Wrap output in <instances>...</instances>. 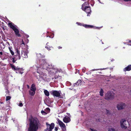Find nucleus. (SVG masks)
<instances>
[{
	"mask_svg": "<svg viewBox=\"0 0 131 131\" xmlns=\"http://www.w3.org/2000/svg\"><path fill=\"white\" fill-rule=\"evenodd\" d=\"M19 106L20 107H22L23 106V104L21 103H19V104H18Z\"/></svg>",
	"mask_w": 131,
	"mask_h": 131,
	"instance_id": "24",
	"label": "nucleus"
},
{
	"mask_svg": "<svg viewBox=\"0 0 131 131\" xmlns=\"http://www.w3.org/2000/svg\"><path fill=\"white\" fill-rule=\"evenodd\" d=\"M130 42H131V41L130 40H129V42L130 43Z\"/></svg>",
	"mask_w": 131,
	"mask_h": 131,
	"instance_id": "42",
	"label": "nucleus"
},
{
	"mask_svg": "<svg viewBox=\"0 0 131 131\" xmlns=\"http://www.w3.org/2000/svg\"><path fill=\"white\" fill-rule=\"evenodd\" d=\"M125 1H130V0H124Z\"/></svg>",
	"mask_w": 131,
	"mask_h": 131,
	"instance_id": "34",
	"label": "nucleus"
},
{
	"mask_svg": "<svg viewBox=\"0 0 131 131\" xmlns=\"http://www.w3.org/2000/svg\"><path fill=\"white\" fill-rule=\"evenodd\" d=\"M37 56H41V54H38Z\"/></svg>",
	"mask_w": 131,
	"mask_h": 131,
	"instance_id": "35",
	"label": "nucleus"
},
{
	"mask_svg": "<svg viewBox=\"0 0 131 131\" xmlns=\"http://www.w3.org/2000/svg\"><path fill=\"white\" fill-rule=\"evenodd\" d=\"M21 56L24 58H27V53L26 51H23L22 52Z\"/></svg>",
	"mask_w": 131,
	"mask_h": 131,
	"instance_id": "12",
	"label": "nucleus"
},
{
	"mask_svg": "<svg viewBox=\"0 0 131 131\" xmlns=\"http://www.w3.org/2000/svg\"><path fill=\"white\" fill-rule=\"evenodd\" d=\"M45 94L47 96H48L49 95V92L46 90H45L44 91Z\"/></svg>",
	"mask_w": 131,
	"mask_h": 131,
	"instance_id": "18",
	"label": "nucleus"
},
{
	"mask_svg": "<svg viewBox=\"0 0 131 131\" xmlns=\"http://www.w3.org/2000/svg\"><path fill=\"white\" fill-rule=\"evenodd\" d=\"M99 70V69H94L92 70V71H95V70Z\"/></svg>",
	"mask_w": 131,
	"mask_h": 131,
	"instance_id": "30",
	"label": "nucleus"
},
{
	"mask_svg": "<svg viewBox=\"0 0 131 131\" xmlns=\"http://www.w3.org/2000/svg\"><path fill=\"white\" fill-rule=\"evenodd\" d=\"M100 69L101 70H104V69Z\"/></svg>",
	"mask_w": 131,
	"mask_h": 131,
	"instance_id": "40",
	"label": "nucleus"
},
{
	"mask_svg": "<svg viewBox=\"0 0 131 131\" xmlns=\"http://www.w3.org/2000/svg\"><path fill=\"white\" fill-rule=\"evenodd\" d=\"M126 106V104L122 102L119 103L116 105L117 108L118 110H121L125 108Z\"/></svg>",
	"mask_w": 131,
	"mask_h": 131,
	"instance_id": "2",
	"label": "nucleus"
},
{
	"mask_svg": "<svg viewBox=\"0 0 131 131\" xmlns=\"http://www.w3.org/2000/svg\"><path fill=\"white\" fill-rule=\"evenodd\" d=\"M102 27H96V28H98V29H100V28H101Z\"/></svg>",
	"mask_w": 131,
	"mask_h": 131,
	"instance_id": "38",
	"label": "nucleus"
},
{
	"mask_svg": "<svg viewBox=\"0 0 131 131\" xmlns=\"http://www.w3.org/2000/svg\"><path fill=\"white\" fill-rule=\"evenodd\" d=\"M24 44V43L23 41V43H22V44Z\"/></svg>",
	"mask_w": 131,
	"mask_h": 131,
	"instance_id": "39",
	"label": "nucleus"
},
{
	"mask_svg": "<svg viewBox=\"0 0 131 131\" xmlns=\"http://www.w3.org/2000/svg\"><path fill=\"white\" fill-rule=\"evenodd\" d=\"M11 97L10 96H7L6 97V101H7L9 100H10L11 99Z\"/></svg>",
	"mask_w": 131,
	"mask_h": 131,
	"instance_id": "22",
	"label": "nucleus"
},
{
	"mask_svg": "<svg viewBox=\"0 0 131 131\" xmlns=\"http://www.w3.org/2000/svg\"><path fill=\"white\" fill-rule=\"evenodd\" d=\"M46 48H47V49L48 50H50V48H49L48 47H47V46H46Z\"/></svg>",
	"mask_w": 131,
	"mask_h": 131,
	"instance_id": "31",
	"label": "nucleus"
},
{
	"mask_svg": "<svg viewBox=\"0 0 131 131\" xmlns=\"http://www.w3.org/2000/svg\"><path fill=\"white\" fill-rule=\"evenodd\" d=\"M81 81L80 80H78L77 82L74 84V85H81Z\"/></svg>",
	"mask_w": 131,
	"mask_h": 131,
	"instance_id": "17",
	"label": "nucleus"
},
{
	"mask_svg": "<svg viewBox=\"0 0 131 131\" xmlns=\"http://www.w3.org/2000/svg\"><path fill=\"white\" fill-rule=\"evenodd\" d=\"M8 24L10 28H12L14 31L16 35L18 37L20 36V35L19 34V31L16 27L14 26L11 23H9Z\"/></svg>",
	"mask_w": 131,
	"mask_h": 131,
	"instance_id": "4",
	"label": "nucleus"
},
{
	"mask_svg": "<svg viewBox=\"0 0 131 131\" xmlns=\"http://www.w3.org/2000/svg\"><path fill=\"white\" fill-rule=\"evenodd\" d=\"M108 131H116L114 128H109L108 129Z\"/></svg>",
	"mask_w": 131,
	"mask_h": 131,
	"instance_id": "21",
	"label": "nucleus"
},
{
	"mask_svg": "<svg viewBox=\"0 0 131 131\" xmlns=\"http://www.w3.org/2000/svg\"><path fill=\"white\" fill-rule=\"evenodd\" d=\"M35 91H31L30 90L29 91V94L31 96L34 95L35 94Z\"/></svg>",
	"mask_w": 131,
	"mask_h": 131,
	"instance_id": "15",
	"label": "nucleus"
},
{
	"mask_svg": "<svg viewBox=\"0 0 131 131\" xmlns=\"http://www.w3.org/2000/svg\"><path fill=\"white\" fill-rule=\"evenodd\" d=\"M58 128H57L56 127L55 128L54 130L55 131H57L58 130Z\"/></svg>",
	"mask_w": 131,
	"mask_h": 131,
	"instance_id": "29",
	"label": "nucleus"
},
{
	"mask_svg": "<svg viewBox=\"0 0 131 131\" xmlns=\"http://www.w3.org/2000/svg\"><path fill=\"white\" fill-rule=\"evenodd\" d=\"M16 53L17 54V55L18 56L19 59H20V58H21V56H20V52L17 49H16Z\"/></svg>",
	"mask_w": 131,
	"mask_h": 131,
	"instance_id": "16",
	"label": "nucleus"
},
{
	"mask_svg": "<svg viewBox=\"0 0 131 131\" xmlns=\"http://www.w3.org/2000/svg\"><path fill=\"white\" fill-rule=\"evenodd\" d=\"M27 86L28 88V89L30 87H29V86L28 85H27Z\"/></svg>",
	"mask_w": 131,
	"mask_h": 131,
	"instance_id": "33",
	"label": "nucleus"
},
{
	"mask_svg": "<svg viewBox=\"0 0 131 131\" xmlns=\"http://www.w3.org/2000/svg\"><path fill=\"white\" fill-rule=\"evenodd\" d=\"M104 91L102 89H101L100 92V94L101 96H103V95Z\"/></svg>",
	"mask_w": 131,
	"mask_h": 131,
	"instance_id": "19",
	"label": "nucleus"
},
{
	"mask_svg": "<svg viewBox=\"0 0 131 131\" xmlns=\"http://www.w3.org/2000/svg\"><path fill=\"white\" fill-rule=\"evenodd\" d=\"M50 93L54 96L59 97L60 96V93L58 91L52 90L50 92Z\"/></svg>",
	"mask_w": 131,
	"mask_h": 131,
	"instance_id": "9",
	"label": "nucleus"
},
{
	"mask_svg": "<svg viewBox=\"0 0 131 131\" xmlns=\"http://www.w3.org/2000/svg\"><path fill=\"white\" fill-rule=\"evenodd\" d=\"M41 113L43 114H45L46 113H45V112L43 111H41Z\"/></svg>",
	"mask_w": 131,
	"mask_h": 131,
	"instance_id": "26",
	"label": "nucleus"
},
{
	"mask_svg": "<svg viewBox=\"0 0 131 131\" xmlns=\"http://www.w3.org/2000/svg\"><path fill=\"white\" fill-rule=\"evenodd\" d=\"M47 125V128L45 130V131H51L54 128V123H52L50 125L46 123Z\"/></svg>",
	"mask_w": 131,
	"mask_h": 131,
	"instance_id": "7",
	"label": "nucleus"
},
{
	"mask_svg": "<svg viewBox=\"0 0 131 131\" xmlns=\"http://www.w3.org/2000/svg\"><path fill=\"white\" fill-rule=\"evenodd\" d=\"M30 90L31 91H35L36 90V88L34 84H32L30 87Z\"/></svg>",
	"mask_w": 131,
	"mask_h": 131,
	"instance_id": "13",
	"label": "nucleus"
},
{
	"mask_svg": "<svg viewBox=\"0 0 131 131\" xmlns=\"http://www.w3.org/2000/svg\"><path fill=\"white\" fill-rule=\"evenodd\" d=\"M121 127L123 128L126 129L127 128L126 125L127 123L126 120L124 119H122L121 121Z\"/></svg>",
	"mask_w": 131,
	"mask_h": 131,
	"instance_id": "10",
	"label": "nucleus"
},
{
	"mask_svg": "<svg viewBox=\"0 0 131 131\" xmlns=\"http://www.w3.org/2000/svg\"><path fill=\"white\" fill-rule=\"evenodd\" d=\"M131 70V65L128 66L127 67L124 69V71H129Z\"/></svg>",
	"mask_w": 131,
	"mask_h": 131,
	"instance_id": "14",
	"label": "nucleus"
},
{
	"mask_svg": "<svg viewBox=\"0 0 131 131\" xmlns=\"http://www.w3.org/2000/svg\"><path fill=\"white\" fill-rule=\"evenodd\" d=\"M8 48L12 55L13 56L14 55V53L12 50V48L10 47H9Z\"/></svg>",
	"mask_w": 131,
	"mask_h": 131,
	"instance_id": "20",
	"label": "nucleus"
},
{
	"mask_svg": "<svg viewBox=\"0 0 131 131\" xmlns=\"http://www.w3.org/2000/svg\"><path fill=\"white\" fill-rule=\"evenodd\" d=\"M114 97V94L113 92H108L105 94V99L107 100H111L113 99Z\"/></svg>",
	"mask_w": 131,
	"mask_h": 131,
	"instance_id": "3",
	"label": "nucleus"
},
{
	"mask_svg": "<svg viewBox=\"0 0 131 131\" xmlns=\"http://www.w3.org/2000/svg\"><path fill=\"white\" fill-rule=\"evenodd\" d=\"M0 54L2 55L3 54L2 52H0Z\"/></svg>",
	"mask_w": 131,
	"mask_h": 131,
	"instance_id": "37",
	"label": "nucleus"
},
{
	"mask_svg": "<svg viewBox=\"0 0 131 131\" xmlns=\"http://www.w3.org/2000/svg\"><path fill=\"white\" fill-rule=\"evenodd\" d=\"M59 47L60 48H61V47Z\"/></svg>",
	"mask_w": 131,
	"mask_h": 131,
	"instance_id": "43",
	"label": "nucleus"
},
{
	"mask_svg": "<svg viewBox=\"0 0 131 131\" xmlns=\"http://www.w3.org/2000/svg\"><path fill=\"white\" fill-rule=\"evenodd\" d=\"M90 129L91 130V131H97L96 130L94 129L91 128H90Z\"/></svg>",
	"mask_w": 131,
	"mask_h": 131,
	"instance_id": "25",
	"label": "nucleus"
},
{
	"mask_svg": "<svg viewBox=\"0 0 131 131\" xmlns=\"http://www.w3.org/2000/svg\"><path fill=\"white\" fill-rule=\"evenodd\" d=\"M86 3L82 4V9L85 11L87 13L89 14L91 12V10L89 7L85 6V5Z\"/></svg>",
	"mask_w": 131,
	"mask_h": 131,
	"instance_id": "6",
	"label": "nucleus"
},
{
	"mask_svg": "<svg viewBox=\"0 0 131 131\" xmlns=\"http://www.w3.org/2000/svg\"><path fill=\"white\" fill-rule=\"evenodd\" d=\"M84 27L86 28H87V27L92 28V26H91L90 25H85L84 26Z\"/></svg>",
	"mask_w": 131,
	"mask_h": 131,
	"instance_id": "23",
	"label": "nucleus"
},
{
	"mask_svg": "<svg viewBox=\"0 0 131 131\" xmlns=\"http://www.w3.org/2000/svg\"><path fill=\"white\" fill-rule=\"evenodd\" d=\"M42 61H43L44 62V64H45V62H45V61L44 60H42Z\"/></svg>",
	"mask_w": 131,
	"mask_h": 131,
	"instance_id": "36",
	"label": "nucleus"
},
{
	"mask_svg": "<svg viewBox=\"0 0 131 131\" xmlns=\"http://www.w3.org/2000/svg\"><path fill=\"white\" fill-rule=\"evenodd\" d=\"M77 24L78 25H81V23H77Z\"/></svg>",
	"mask_w": 131,
	"mask_h": 131,
	"instance_id": "32",
	"label": "nucleus"
},
{
	"mask_svg": "<svg viewBox=\"0 0 131 131\" xmlns=\"http://www.w3.org/2000/svg\"><path fill=\"white\" fill-rule=\"evenodd\" d=\"M85 68H83L82 69V71L84 72V73L85 72Z\"/></svg>",
	"mask_w": 131,
	"mask_h": 131,
	"instance_id": "28",
	"label": "nucleus"
},
{
	"mask_svg": "<svg viewBox=\"0 0 131 131\" xmlns=\"http://www.w3.org/2000/svg\"><path fill=\"white\" fill-rule=\"evenodd\" d=\"M58 123L60 127L61 128L62 130L65 131L66 130V126L59 119L58 120Z\"/></svg>",
	"mask_w": 131,
	"mask_h": 131,
	"instance_id": "8",
	"label": "nucleus"
},
{
	"mask_svg": "<svg viewBox=\"0 0 131 131\" xmlns=\"http://www.w3.org/2000/svg\"><path fill=\"white\" fill-rule=\"evenodd\" d=\"M87 16H89V14H87Z\"/></svg>",
	"mask_w": 131,
	"mask_h": 131,
	"instance_id": "41",
	"label": "nucleus"
},
{
	"mask_svg": "<svg viewBox=\"0 0 131 131\" xmlns=\"http://www.w3.org/2000/svg\"><path fill=\"white\" fill-rule=\"evenodd\" d=\"M63 121L65 123H68L70 121V118L67 116H65L63 119Z\"/></svg>",
	"mask_w": 131,
	"mask_h": 131,
	"instance_id": "11",
	"label": "nucleus"
},
{
	"mask_svg": "<svg viewBox=\"0 0 131 131\" xmlns=\"http://www.w3.org/2000/svg\"><path fill=\"white\" fill-rule=\"evenodd\" d=\"M13 60V63H14L15 62L16 60H15V58H12Z\"/></svg>",
	"mask_w": 131,
	"mask_h": 131,
	"instance_id": "27",
	"label": "nucleus"
},
{
	"mask_svg": "<svg viewBox=\"0 0 131 131\" xmlns=\"http://www.w3.org/2000/svg\"><path fill=\"white\" fill-rule=\"evenodd\" d=\"M29 126L28 131H36L39 126L38 119L36 118H31L29 119Z\"/></svg>",
	"mask_w": 131,
	"mask_h": 131,
	"instance_id": "1",
	"label": "nucleus"
},
{
	"mask_svg": "<svg viewBox=\"0 0 131 131\" xmlns=\"http://www.w3.org/2000/svg\"><path fill=\"white\" fill-rule=\"evenodd\" d=\"M10 65L13 69L17 71L16 72V73H20L21 74H23V72H22L23 70L22 68H18V67H16L12 64H10Z\"/></svg>",
	"mask_w": 131,
	"mask_h": 131,
	"instance_id": "5",
	"label": "nucleus"
}]
</instances>
